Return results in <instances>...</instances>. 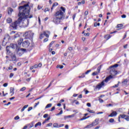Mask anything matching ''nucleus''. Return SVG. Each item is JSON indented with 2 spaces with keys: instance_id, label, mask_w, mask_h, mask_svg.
Segmentation results:
<instances>
[{
  "instance_id": "1",
  "label": "nucleus",
  "mask_w": 129,
  "mask_h": 129,
  "mask_svg": "<svg viewBox=\"0 0 129 129\" xmlns=\"http://www.w3.org/2000/svg\"><path fill=\"white\" fill-rule=\"evenodd\" d=\"M30 10L31 8L29 6V4H25L24 6L19 7V13L18 14V17L19 18L10 25L14 30H17V27L21 25V23H22L24 19H27L28 18L32 19L33 18V15H32L29 17Z\"/></svg>"
},
{
  "instance_id": "2",
  "label": "nucleus",
  "mask_w": 129,
  "mask_h": 129,
  "mask_svg": "<svg viewBox=\"0 0 129 129\" xmlns=\"http://www.w3.org/2000/svg\"><path fill=\"white\" fill-rule=\"evenodd\" d=\"M65 11L66 9L63 7H60V10L56 12L53 18L52 22L55 24V25H59L61 24L62 21L65 19Z\"/></svg>"
},
{
  "instance_id": "3",
  "label": "nucleus",
  "mask_w": 129,
  "mask_h": 129,
  "mask_svg": "<svg viewBox=\"0 0 129 129\" xmlns=\"http://www.w3.org/2000/svg\"><path fill=\"white\" fill-rule=\"evenodd\" d=\"M111 78H113V77L111 76H109L108 77H106L105 79V80H104L101 83H99V84H98L96 86L94 90H95V89H98V90H100V89H101L102 87H104V82H106V83L108 82V81H109V80H110Z\"/></svg>"
},
{
  "instance_id": "4",
  "label": "nucleus",
  "mask_w": 129,
  "mask_h": 129,
  "mask_svg": "<svg viewBox=\"0 0 129 129\" xmlns=\"http://www.w3.org/2000/svg\"><path fill=\"white\" fill-rule=\"evenodd\" d=\"M23 36L25 37V39H30V40H32L33 37H34V33H33L32 31L29 30L25 32Z\"/></svg>"
},
{
  "instance_id": "5",
  "label": "nucleus",
  "mask_w": 129,
  "mask_h": 129,
  "mask_svg": "<svg viewBox=\"0 0 129 129\" xmlns=\"http://www.w3.org/2000/svg\"><path fill=\"white\" fill-rule=\"evenodd\" d=\"M109 70H110V76H115V75H116L117 74V72L115 71V69L114 68H109Z\"/></svg>"
},
{
  "instance_id": "6",
  "label": "nucleus",
  "mask_w": 129,
  "mask_h": 129,
  "mask_svg": "<svg viewBox=\"0 0 129 129\" xmlns=\"http://www.w3.org/2000/svg\"><path fill=\"white\" fill-rule=\"evenodd\" d=\"M10 48H12V49H16L17 51H18V52H19V51H20V47H18V44H13V43H11L10 44Z\"/></svg>"
},
{
  "instance_id": "7",
  "label": "nucleus",
  "mask_w": 129,
  "mask_h": 129,
  "mask_svg": "<svg viewBox=\"0 0 129 129\" xmlns=\"http://www.w3.org/2000/svg\"><path fill=\"white\" fill-rule=\"evenodd\" d=\"M99 120V119H96L95 120V122H93L92 124H90V125H87L86 126V128L91 127V126H93L94 125H96L97 124V122H98Z\"/></svg>"
},
{
  "instance_id": "8",
  "label": "nucleus",
  "mask_w": 129,
  "mask_h": 129,
  "mask_svg": "<svg viewBox=\"0 0 129 129\" xmlns=\"http://www.w3.org/2000/svg\"><path fill=\"white\" fill-rule=\"evenodd\" d=\"M22 46L24 48H28L30 46V42L29 40H25L22 42Z\"/></svg>"
},
{
  "instance_id": "9",
  "label": "nucleus",
  "mask_w": 129,
  "mask_h": 129,
  "mask_svg": "<svg viewBox=\"0 0 129 129\" xmlns=\"http://www.w3.org/2000/svg\"><path fill=\"white\" fill-rule=\"evenodd\" d=\"M16 31H13L11 32H10V35H14V39H17V38H19V37H20V35L19 34H18V33H16Z\"/></svg>"
},
{
  "instance_id": "10",
  "label": "nucleus",
  "mask_w": 129,
  "mask_h": 129,
  "mask_svg": "<svg viewBox=\"0 0 129 129\" xmlns=\"http://www.w3.org/2000/svg\"><path fill=\"white\" fill-rule=\"evenodd\" d=\"M117 115V112L116 111H113L110 115H108L110 117H113V116H116Z\"/></svg>"
},
{
  "instance_id": "11",
  "label": "nucleus",
  "mask_w": 129,
  "mask_h": 129,
  "mask_svg": "<svg viewBox=\"0 0 129 129\" xmlns=\"http://www.w3.org/2000/svg\"><path fill=\"white\" fill-rule=\"evenodd\" d=\"M43 36H45L46 38H49V35H50V31H44L43 33Z\"/></svg>"
},
{
  "instance_id": "12",
  "label": "nucleus",
  "mask_w": 129,
  "mask_h": 129,
  "mask_svg": "<svg viewBox=\"0 0 129 129\" xmlns=\"http://www.w3.org/2000/svg\"><path fill=\"white\" fill-rule=\"evenodd\" d=\"M14 91H15V88H13V87H11V88H10V93H12V94H11V96H13V95H14V94H15V92H14Z\"/></svg>"
},
{
  "instance_id": "13",
  "label": "nucleus",
  "mask_w": 129,
  "mask_h": 129,
  "mask_svg": "<svg viewBox=\"0 0 129 129\" xmlns=\"http://www.w3.org/2000/svg\"><path fill=\"white\" fill-rule=\"evenodd\" d=\"M75 116V114H72L68 116H64V119H66V118H70L71 117H74Z\"/></svg>"
},
{
  "instance_id": "14",
  "label": "nucleus",
  "mask_w": 129,
  "mask_h": 129,
  "mask_svg": "<svg viewBox=\"0 0 129 129\" xmlns=\"http://www.w3.org/2000/svg\"><path fill=\"white\" fill-rule=\"evenodd\" d=\"M23 41H24V39L23 38H20L17 42L18 45L20 46V45H22V43H23Z\"/></svg>"
},
{
  "instance_id": "15",
  "label": "nucleus",
  "mask_w": 129,
  "mask_h": 129,
  "mask_svg": "<svg viewBox=\"0 0 129 129\" xmlns=\"http://www.w3.org/2000/svg\"><path fill=\"white\" fill-rule=\"evenodd\" d=\"M10 48H11L10 46H7L6 47V51L8 54H11V50H10Z\"/></svg>"
},
{
  "instance_id": "16",
  "label": "nucleus",
  "mask_w": 129,
  "mask_h": 129,
  "mask_svg": "<svg viewBox=\"0 0 129 129\" xmlns=\"http://www.w3.org/2000/svg\"><path fill=\"white\" fill-rule=\"evenodd\" d=\"M12 58V61H16L17 60V57L16 56V54H14L11 56Z\"/></svg>"
},
{
  "instance_id": "17",
  "label": "nucleus",
  "mask_w": 129,
  "mask_h": 129,
  "mask_svg": "<svg viewBox=\"0 0 129 129\" xmlns=\"http://www.w3.org/2000/svg\"><path fill=\"white\" fill-rule=\"evenodd\" d=\"M34 124H35V122L32 121L30 124H28V125L29 126V128H32L34 126Z\"/></svg>"
},
{
  "instance_id": "18",
  "label": "nucleus",
  "mask_w": 129,
  "mask_h": 129,
  "mask_svg": "<svg viewBox=\"0 0 129 129\" xmlns=\"http://www.w3.org/2000/svg\"><path fill=\"white\" fill-rule=\"evenodd\" d=\"M13 22V20L12 19V18H8L7 19V23H8V24H11V23Z\"/></svg>"
},
{
  "instance_id": "19",
  "label": "nucleus",
  "mask_w": 129,
  "mask_h": 129,
  "mask_svg": "<svg viewBox=\"0 0 129 129\" xmlns=\"http://www.w3.org/2000/svg\"><path fill=\"white\" fill-rule=\"evenodd\" d=\"M14 12V10L12 8H9L8 10V15H12V13Z\"/></svg>"
},
{
  "instance_id": "20",
  "label": "nucleus",
  "mask_w": 129,
  "mask_h": 129,
  "mask_svg": "<svg viewBox=\"0 0 129 129\" xmlns=\"http://www.w3.org/2000/svg\"><path fill=\"white\" fill-rule=\"evenodd\" d=\"M105 39H106V40H109V39H110L111 38V36L109 34H107L104 36Z\"/></svg>"
},
{
  "instance_id": "21",
  "label": "nucleus",
  "mask_w": 129,
  "mask_h": 129,
  "mask_svg": "<svg viewBox=\"0 0 129 129\" xmlns=\"http://www.w3.org/2000/svg\"><path fill=\"white\" fill-rule=\"evenodd\" d=\"M28 106H29V105H25L21 110V112H23V111H24V110H25V109H26V108H27Z\"/></svg>"
},
{
  "instance_id": "22",
  "label": "nucleus",
  "mask_w": 129,
  "mask_h": 129,
  "mask_svg": "<svg viewBox=\"0 0 129 129\" xmlns=\"http://www.w3.org/2000/svg\"><path fill=\"white\" fill-rule=\"evenodd\" d=\"M41 125H42V123H41V122H38L36 124H35V125H34V127H37V126H41Z\"/></svg>"
},
{
  "instance_id": "23",
  "label": "nucleus",
  "mask_w": 129,
  "mask_h": 129,
  "mask_svg": "<svg viewBox=\"0 0 129 129\" xmlns=\"http://www.w3.org/2000/svg\"><path fill=\"white\" fill-rule=\"evenodd\" d=\"M116 67H118V64L116 63L114 65L111 66L110 67V69L111 68H116Z\"/></svg>"
},
{
  "instance_id": "24",
  "label": "nucleus",
  "mask_w": 129,
  "mask_h": 129,
  "mask_svg": "<svg viewBox=\"0 0 129 129\" xmlns=\"http://www.w3.org/2000/svg\"><path fill=\"white\" fill-rule=\"evenodd\" d=\"M53 127H56L57 128H59V125L57 123H54L53 124Z\"/></svg>"
},
{
  "instance_id": "25",
  "label": "nucleus",
  "mask_w": 129,
  "mask_h": 129,
  "mask_svg": "<svg viewBox=\"0 0 129 129\" xmlns=\"http://www.w3.org/2000/svg\"><path fill=\"white\" fill-rule=\"evenodd\" d=\"M127 82H128V80H127V79H125L123 82H122V84H124L125 85H126Z\"/></svg>"
},
{
  "instance_id": "26",
  "label": "nucleus",
  "mask_w": 129,
  "mask_h": 129,
  "mask_svg": "<svg viewBox=\"0 0 129 129\" xmlns=\"http://www.w3.org/2000/svg\"><path fill=\"white\" fill-rule=\"evenodd\" d=\"M58 5V3H54L52 7H51V11L53 10V8L54 7H57V6Z\"/></svg>"
},
{
  "instance_id": "27",
  "label": "nucleus",
  "mask_w": 129,
  "mask_h": 129,
  "mask_svg": "<svg viewBox=\"0 0 129 129\" xmlns=\"http://www.w3.org/2000/svg\"><path fill=\"white\" fill-rule=\"evenodd\" d=\"M59 110H60V111L56 114V115H61V114H62V113H63V110H62V108L59 109Z\"/></svg>"
},
{
  "instance_id": "28",
  "label": "nucleus",
  "mask_w": 129,
  "mask_h": 129,
  "mask_svg": "<svg viewBox=\"0 0 129 129\" xmlns=\"http://www.w3.org/2000/svg\"><path fill=\"white\" fill-rule=\"evenodd\" d=\"M87 111L88 112H90V113H95V112L93 111V110H90V109L88 108Z\"/></svg>"
},
{
  "instance_id": "29",
  "label": "nucleus",
  "mask_w": 129,
  "mask_h": 129,
  "mask_svg": "<svg viewBox=\"0 0 129 129\" xmlns=\"http://www.w3.org/2000/svg\"><path fill=\"white\" fill-rule=\"evenodd\" d=\"M100 69H101V66H100L97 68V71L98 74L100 73Z\"/></svg>"
},
{
  "instance_id": "30",
  "label": "nucleus",
  "mask_w": 129,
  "mask_h": 129,
  "mask_svg": "<svg viewBox=\"0 0 129 129\" xmlns=\"http://www.w3.org/2000/svg\"><path fill=\"white\" fill-rule=\"evenodd\" d=\"M120 117H121V118H125V117H126V115H125V114H120L119 116Z\"/></svg>"
},
{
  "instance_id": "31",
  "label": "nucleus",
  "mask_w": 129,
  "mask_h": 129,
  "mask_svg": "<svg viewBox=\"0 0 129 129\" xmlns=\"http://www.w3.org/2000/svg\"><path fill=\"white\" fill-rule=\"evenodd\" d=\"M52 106V104L49 103L46 106H45V108H49V107H51Z\"/></svg>"
},
{
  "instance_id": "32",
  "label": "nucleus",
  "mask_w": 129,
  "mask_h": 129,
  "mask_svg": "<svg viewBox=\"0 0 129 129\" xmlns=\"http://www.w3.org/2000/svg\"><path fill=\"white\" fill-rule=\"evenodd\" d=\"M54 43H55L54 41H52L49 45V48H51V47H52V45H53V44H54Z\"/></svg>"
},
{
  "instance_id": "33",
  "label": "nucleus",
  "mask_w": 129,
  "mask_h": 129,
  "mask_svg": "<svg viewBox=\"0 0 129 129\" xmlns=\"http://www.w3.org/2000/svg\"><path fill=\"white\" fill-rule=\"evenodd\" d=\"M121 27H123V25H122V24H118L117 25V28H121Z\"/></svg>"
},
{
  "instance_id": "34",
  "label": "nucleus",
  "mask_w": 129,
  "mask_h": 129,
  "mask_svg": "<svg viewBox=\"0 0 129 129\" xmlns=\"http://www.w3.org/2000/svg\"><path fill=\"white\" fill-rule=\"evenodd\" d=\"M92 75H93V76H95V75H98V73L97 72H94L92 73Z\"/></svg>"
},
{
  "instance_id": "35",
  "label": "nucleus",
  "mask_w": 129,
  "mask_h": 129,
  "mask_svg": "<svg viewBox=\"0 0 129 129\" xmlns=\"http://www.w3.org/2000/svg\"><path fill=\"white\" fill-rule=\"evenodd\" d=\"M63 67L64 66H59V65L57 66L56 67L57 68H60V69H63Z\"/></svg>"
},
{
  "instance_id": "36",
  "label": "nucleus",
  "mask_w": 129,
  "mask_h": 129,
  "mask_svg": "<svg viewBox=\"0 0 129 129\" xmlns=\"http://www.w3.org/2000/svg\"><path fill=\"white\" fill-rule=\"evenodd\" d=\"M85 77V75L83 74L81 76H79V78H84Z\"/></svg>"
},
{
  "instance_id": "37",
  "label": "nucleus",
  "mask_w": 129,
  "mask_h": 129,
  "mask_svg": "<svg viewBox=\"0 0 129 129\" xmlns=\"http://www.w3.org/2000/svg\"><path fill=\"white\" fill-rule=\"evenodd\" d=\"M74 102H75V104L77 105H79V101H76V100H75L73 101V103H74Z\"/></svg>"
},
{
  "instance_id": "38",
  "label": "nucleus",
  "mask_w": 129,
  "mask_h": 129,
  "mask_svg": "<svg viewBox=\"0 0 129 129\" xmlns=\"http://www.w3.org/2000/svg\"><path fill=\"white\" fill-rule=\"evenodd\" d=\"M113 121H114V119L113 118H111L109 120V122L112 123L113 122Z\"/></svg>"
},
{
  "instance_id": "39",
  "label": "nucleus",
  "mask_w": 129,
  "mask_h": 129,
  "mask_svg": "<svg viewBox=\"0 0 129 129\" xmlns=\"http://www.w3.org/2000/svg\"><path fill=\"white\" fill-rule=\"evenodd\" d=\"M25 90H26V87H23L20 89V91H25Z\"/></svg>"
},
{
  "instance_id": "40",
  "label": "nucleus",
  "mask_w": 129,
  "mask_h": 129,
  "mask_svg": "<svg viewBox=\"0 0 129 129\" xmlns=\"http://www.w3.org/2000/svg\"><path fill=\"white\" fill-rule=\"evenodd\" d=\"M14 119H15L16 120H18V119H20V117H19V116H16L15 118Z\"/></svg>"
},
{
  "instance_id": "41",
  "label": "nucleus",
  "mask_w": 129,
  "mask_h": 129,
  "mask_svg": "<svg viewBox=\"0 0 129 129\" xmlns=\"http://www.w3.org/2000/svg\"><path fill=\"white\" fill-rule=\"evenodd\" d=\"M50 11V9H49L48 8H46L44 10V13H46L47 12H49Z\"/></svg>"
},
{
  "instance_id": "42",
  "label": "nucleus",
  "mask_w": 129,
  "mask_h": 129,
  "mask_svg": "<svg viewBox=\"0 0 129 129\" xmlns=\"http://www.w3.org/2000/svg\"><path fill=\"white\" fill-rule=\"evenodd\" d=\"M20 51H22V52H26V49H25V48H20Z\"/></svg>"
},
{
  "instance_id": "43",
  "label": "nucleus",
  "mask_w": 129,
  "mask_h": 129,
  "mask_svg": "<svg viewBox=\"0 0 129 129\" xmlns=\"http://www.w3.org/2000/svg\"><path fill=\"white\" fill-rule=\"evenodd\" d=\"M121 18H122V19H125V18H126V15L123 14V15H121Z\"/></svg>"
},
{
  "instance_id": "44",
  "label": "nucleus",
  "mask_w": 129,
  "mask_h": 129,
  "mask_svg": "<svg viewBox=\"0 0 129 129\" xmlns=\"http://www.w3.org/2000/svg\"><path fill=\"white\" fill-rule=\"evenodd\" d=\"M125 119L127 121H129V116H126V117H125Z\"/></svg>"
},
{
  "instance_id": "45",
  "label": "nucleus",
  "mask_w": 129,
  "mask_h": 129,
  "mask_svg": "<svg viewBox=\"0 0 129 129\" xmlns=\"http://www.w3.org/2000/svg\"><path fill=\"white\" fill-rule=\"evenodd\" d=\"M87 118V117L84 116V117H83V118H81V119H80V120H84V119H86Z\"/></svg>"
},
{
  "instance_id": "46",
  "label": "nucleus",
  "mask_w": 129,
  "mask_h": 129,
  "mask_svg": "<svg viewBox=\"0 0 129 129\" xmlns=\"http://www.w3.org/2000/svg\"><path fill=\"white\" fill-rule=\"evenodd\" d=\"M106 106H107V107H109V106H113V105H112V104H107Z\"/></svg>"
},
{
  "instance_id": "47",
  "label": "nucleus",
  "mask_w": 129,
  "mask_h": 129,
  "mask_svg": "<svg viewBox=\"0 0 129 129\" xmlns=\"http://www.w3.org/2000/svg\"><path fill=\"white\" fill-rule=\"evenodd\" d=\"M31 79H32V78H29L26 79V81H27V82H30V81H31Z\"/></svg>"
},
{
  "instance_id": "48",
  "label": "nucleus",
  "mask_w": 129,
  "mask_h": 129,
  "mask_svg": "<svg viewBox=\"0 0 129 129\" xmlns=\"http://www.w3.org/2000/svg\"><path fill=\"white\" fill-rule=\"evenodd\" d=\"M90 72H91V70L87 71V72H85V74H88Z\"/></svg>"
},
{
  "instance_id": "49",
  "label": "nucleus",
  "mask_w": 129,
  "mask_h": 129,
  "mask_svg": "<svg viewBox=\"0 0 129 129\" xmlns=\"http://www.w3.org/2000/svg\"><path fill=\"white\" fill-rule=\"evenodd\" d=\"M44 36L43 34H41L40 36V39H43V38H44V36Z\"/></svg>"
},
{
  "instance_id": "50",
  "label": "nucleus",
  "mask_w": 129,
  "mask_h": 129,
  "mask_svg": "<svg viewBox=\"0 0 129 129\" xmlns=\"http://www.w3.org/2000/svg\"><path fill=\"white\" fill-rule=\"evenodd\" d=\"M14 76V73H11L10 75V78H12Z\"/></svg>"
},
{
  "instance_id": "51",
  "label": "nucleus",
  "mask_w": 129,
  "mask_h": 129,
  "mask_svg": "<svg viewBox=\"0 0 129 129\" xmlns=\"http://www.w3.org/2000/svg\"><path fill=\"white\" fill-rule=\"evenodd\" d=\"M43 117H44V118H46V117H48V114H45L43 115Z\"/></svg>"
},
{
  "instance_id": "52",
  "label": "nucleus",
  "mask_w": 129,
  "mask_h": 129,
  "mask_svg": "<svg viewBox=\"0 0 129 129\" xmlns=\"http://www.w3.org/2000/svg\"><path fill=\"white\" fill-rule=\"evenodd\" d=\"M39 103H40V102H38L37 103H36L35 105H34V107H36L37 105H39Z\"/></svg>"
},
{
  "instance_id": "53",
  "label": "nucleus",
  "mask_w": 129,
  "mask_h": 129,
  "mask_svg": "<svg viewBox=\"0 0 129 129\" xmlns=\"http://www.w3.org/2000/svg\"><path fill=\"white\" fill-rule=\"evenodd\" d=\"M8 83H5L3 84V86L4 87H7V86H8Z\"/></svg>"
},
{
  "instance_id": "54",
  "label": "nucleus",
  "mask_w": 129,
  "mask_h": 129,
  "mask_svg": "<svg viewBox=\"0 0 129 129\" xmlns=\"http://www.w3.org/2000/svg\"><path fill=\"white\" fill-rule=\"evenodd\" d=\"M87 105L88 106V107H90L91 106V104H90V103H87Z\"/></svg>"
},
{
  "instance_id": "55",
  "label": "nucleus",
  "mask_w": 129,
  "mask_h": 129,
  "mask_svg": "<svg viewBox=\"0 0 129 129\" xmlns=\"http://www.w3.org/2000/svg\"><path fill=\"white\" fill-rule=\"evenodd\" d=\"M32 109H33V107H30L28 109V111H30V110H32Z\"/></svg>"
},
{
  "instance_id": "56",
  "label": "nucleus",
  "mask_w": 129,
  "mask_h": 129,
  "mask_svg": "<svg viewBox=\"0 0 129 129\" xmlns=\"http://www.w3.org/2000/svg\"><path fill=\"white\" fill-rule=\"evenodd\" d=\"M126 38V33L124 34V35L122 38V40H124Z\"/></svg>"
},
{
  "instance_id": "57",
  "label": "nucleus",
  "mask_w": 129,
  "mask_h": 129,
  "mask_svg": "<svg viewBox=\"0 0 129 129\" xmlns=\"http://www.w3.org/2000/svg\"><path fill=\"white\" fill-rule=\"evenodd\" d=\"M89 35H90L89 33H84V36H89Z\"/></svg>"
},
{
  "instance_id": "58",
  "label": "nucleus",
  "mask_w": 129,
  "mask_h": 129,
  "mask_svg": "<svg viewBox=\"0 0 129 129\" xmlns=\"http://www.w3.org/2000/svg\"><path fill=\"white\" fill-rule=\"evenodd\" d=\"M53 110H55V106H53L51 108L50 111H53Z\"/></svg>"
},
{
  "instance_id": "59",
  "label": "nucleus",
  "mask_w": 129,
  "mask_h": 129,
  "mask_svg": "<svg viewBox=\"0 0 129 129\" xmlns=\"http://www.w3.org/2000/svg\"><path fill=\"white\" fill-rule=\"evenodd\" d=\"M53 124L52 123H49L47 124V126H52Z\"/></svg>"
},
{
  "instance_id": "60",
  "label": "nucleus",
  "mask_w": 129,
  "mask_h": 129,
  "mask_svg": "<svg viewBox=\"0 0 129 129\" xmlns=\"http://www.w3.org/2000/svg\"><path fill=\"white\" fill-rule=\"evenodd\" d=\"M99 101L101 103H102V102H103V100H102V99H99Z\"/></svg>"
},
{
  "instance_id": "61",
  "label": "nucleus",
  "mask_w": 129,
  "mask_h": 129,
  "mask_svg": "<svg viewBox=\"0 0 129 129\" xmlns=\"http://www.w3.org/2000/svg\"><path fill=\"white\" fill-rule=\"evenodd\" d=\"M62 126H64V124H60L58 125V128L59 127H62Z\"/></svg>"
},
{
  "instance_id": "62",
  "label": "nucleus",
  "mask_w": 129,
  "mask_h": 129,
  "mask_svg": "<svg viewBox=\"0 0 129 129\" xmlns=\"http://www.w3.org/2000/svg\"><path fill=\"white\" fill-rule=\"evenodd\" d=\"M88 15V11H86L85 12V16H87Z\"/></svg>"
},
{
  "instance_id": "63",
  "label": "nucleus",
  "mask_w": 129,
  "mask_h": 129,
  "mask_svg": "<svg viewBox=\"0 0 129 129\" xmlns=\"http://www.w3.org/2000/svg\"><path fill=\"white\" fill-rule=\"evenodd\" d=\"M12 69H13V67L12 66H10L8 68L9 70H12Z\"/></svg>"
},
{
  "instance_id": "64",
  "label": "nucleus",
  "mask_w": 129,
  "mask_h": 129,
  "mask_svg": "<svg viewBox=\"0 0 129 129\" xmlns=\"http://www.w3.org/2000/svg\"><path fill=\"white\" fill-rule=\"evenodd\" d=\"M113 87H118V84H117L116 85H115L114 86H113Z\"/></svg>"
}]
</instances>
